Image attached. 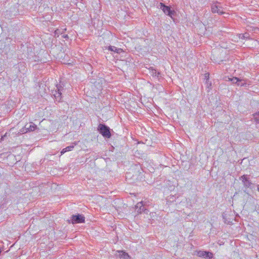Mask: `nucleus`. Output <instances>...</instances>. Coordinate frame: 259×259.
Returning a JSON list of instances; mask_svg holds the SVG:
<instances>
[{"label":"nucleus","instance_id":"obj_8","mask_svg":"<svg viewBox=\"0 0 259 259\" xmlns=\"http://www.w3.org/2000/svg\"><path fill=\"white\" fill-rule=\"evenodd\" d=\"M229 79L233 83H236L238 85H240L241 87L244 86L246 84L244 79H240L238 77H234L233 78H229Z\"/></svg>","mask_w":259,"mask_h":259},{"label":"nucleus","instance_id":"obj_2","mask_svg":"<svg viewBox=\"0 0 259 259\" xmlns=\"http://www.w3.org/2000/svg\"><path fill=\"white\" fill-rule=\"evenodd\" d=\"M98 130L100 133L105 138H110L111 137V133L110 128L105 124H100L98 126Z\"/></svg>","mask_w":259,"mask_h":259},{"label":"nucleus","instance_id":"obj_18","mask_svg":"<svg viewBox=\"0 0 259 259\" xmlns=\"http://www.w3.org/2000/svg\"><path fill=\"white\" fill-rule=\"evenodd\" d=\"M7 135V133H6L4 136L0 135V141L1 140H2L4 138V137H6Z\"/></svg>","mask_w":259,"mask_h":259},{"label":"nucleus","instance_id":"obj_7","mask_svg":"<svg viewBox=\"0 0 259 259\" xmlns=\"http://www.w3.org/2000/svg\"><path fill=\"white\" fill-rule=\"evenodd\" d=\"M84 219L83 215L77 214L72 216L71 221L72 224L81 223L84 222Z\"/></svg>","mask_w":259,"mask_h":259},{"label":"nucleus","instance_id":"obj_15","mask_svg":"<svg viewBox=\"0 0 259 259\" xmlns=\"http://www.w3.org/2000/svg\"><path fill=\"white\" fill-rule=\"evenodd\" d=\"M157 71L155 70V69H151L150 70V73L151 75H152L153 76H156V74H157Z\"/></svg>","mask_w":259,"mask_h":259},{"label":"nucleus","instance_id":"obj_20","mask_svg":"<svg viewBox=\"0 0 259 259\" xmlns=\"http://www.w3.org/2000/svg\"><path fill=\"white\" fill-rule=\"evenodd\" d=\"M67 151H66L65 150V148L63 149L62 150V151H61V155H63V154H64L65 152H66Z\"/></svg>","mask_w":259,"mask_h":259},{"label":"nucleus","instance_id":"obj_16","mask_svg":"<svg viewBox=\"0 0 259 259\" xmlns=\"http://www.w3.org/2000/svg\"><path fill=\"white\" fill-rule=\"evenodd\" d=\"M109 50L113 52H116L117 50V48L114 46L109 47Z\"/></svg>","mask_w":259,"mask_h":259},{"label":"nucleus","instance_id":"obj_12","mask_svg":"<svg viewBox=\"0 0 259 259\" xmlns=\"http://www.w3.org/2000/svg\"><path fill=\"white\" fill-rule=\"evenodd\" d=\"M66 28H59L55 30V36L58 37L60 34H62L63 32L66 31Z\"/></svg>","mask_w":259,"mask_h":259},{"label":"nucleus","instance_id":"obj_22","mask_svg":"<svg viewBox=\"0 0 259 259\" xmlns=\"http://www.w3.org/2000/svg\"><path fill=\"white\" fill-rule=\"evenodd\" d=\"M63 37L64 38H68V35H67V34H64V35H63Z\"/></svg>","mask_w":259,"mask_h":259},{"label":"nucleus","instance_id":"obj_11","mask_svg":"<svg viewBox=\"0 0 259 259\" xmlns=\"http://www.w3.org/2000/svg\"><path fill=\"white\" fill-rule=\"evenodd\" d=\"M116 255L123 259H128L130 257L128 254L123 251H117Z\"/></svg>","mask_w":259,"mask_h":259},{"label":"nucleus","instance_id":"obj_21","mask_svg":"<svg viewBox=\"0 0 259 259\" xmlns=\"http://www.w3.org/2000/svg\"><path fill=\"white\" fill-rule=\"evenodd\" d=\"M240 35H241V38L247 37V34H242V35L240 34Z\"/></svg>","mask_w":259,"mask_h":259},{"label":"nucleus","instance_id":"obj_4","mask_svg":"<svg viewBox=\"0 0 259 259\" xmlns=\"http://www.w3.org/2000/svg\"><path fill=\"white\" fill-rule=\"evenodd\" d=\"M197 255L204 258L211 259L213 257V254L211 252L203 250L197 251Z\"/></svg>","mask_w":259,"mask_h":259},{"label":"nucleus","instance_id":"obj_17","mask_svg":"<svg viewBox=\"0 0 259 259\" xmlns=\"http://www.w3.org/2000/svg\"><path fill=\"white\" fill-rule=\"evenodd\" d=\"M157 78H160V77H161V74L160 72H157V74H156V76Z\"/></svg>","mask_w":259,"mask_h":259},{"label":"nucleus","instance_id":"obj_1","mask_svg":"<svg viewBox=\"0 0 259 259\" xmlns=\"http://www.w3.org/2000/svg\"><path fill=\"white\" fill-rule=\"evenodd\" d=\"M56 89L52 91V94L54 96L56 101L60 102L62 99V94L64 88L60 84H57Z\"/></svg>","mask_w":259,"mask_h":259},{"label":"nucleus","instance_id":"obj_24","mask_svg":"<svg viewBox=\"0 0 259 259\" xmlns=\"http://www.w3.org/2000/svg\"><path fill=\"white\" fill-rule=\"evenodd\" d=\"M205 75V77H206L207 74L206 73Z\"/></svg>","mask_w":259,"mask_h":259},{"label":"nucleus","instance_id":"obj_14","mask_svg":"<svg viewBox=\"0 0 259 259\" xmlns=\"http://www.w3.org/2000/svg\"><path fill=\"white\" fill-rule=\"evenodd\" d=\"M253 117L255 121L259 123V112L254 114Z\"/></svg>","mask_w":259,"mask_h":259},{"label":"nucleus","instance_id":"obj_9","mask_svg":"<svg viewBox=\"0 0 259 259\" xmlns=\"http://www.w3.org/2000/svg\"><path fill=\"white\" fill-rule=\"evenodd\" d=\"M136 211L138 213H140L142 212H144L145 213H147L148 211L146 209H145L143 207V202L141 201L138 202L135 207Z\"/></svg>","mask_w":259,"mask_h":259},{"label":"nucleus","instance_id":"obj_5","mask_svg":"<svg viewBox=\"0 0 259 259\" xmlns=\"http://www.w3.org/2000/svg\"><path fill=\"white\" fill-rule=\"evenodd\" d=\"M37 128V126L33 122H30L29 126L26 124L24 128L21 130L20 132L22 133H25L28 132L34 131Z\"/></svg>","mask_w":259,"mask_h":259},{"label":"nucleus","instance_id":"obj_3","mask_svg":"<svg viewBox=\"0 0 259 259\" xmlns=\"http://www.w3.org/2000/svg\"><path fill=\"white\" fill-rule=\"evenodd\" d=\"M157 7L162 10V11L166 15L172 17V16L174 15L175 12L171 11L169 7L166 6L164 5L163 3H160L157 6Z\"/></svg>","mask_w":259,"mask_h":259},{"label":"nucleus","instance_id":"obj_13","mask_svg":"<svg viewBox=\"0 0 259 259\" xmlns=\"http://www.w3.org/2000/svg\"><path fill=\"white\" fill-rule=\"evenodd\" d=\"M77 144L76 143H73V145H70L69 146H68L67 147L65 148V150L67 152V151H71L74 147V145H76Z\"/></svg>","mask_w":259,"mask_h":259},{"label":"nucleus","instance_id":"obj_23","mask_svg":"<svg viewBox=\"0 0 259 259\" xmlns=\"http://www.w3.org/2000/svg\"><path fill=\"white\" fill-rule=\"evenodd\" d=\"M257 191H259V185L257 186Z\"/></svg>","mask_w":259,"mask_h":259},{"label":"nucleus","instance_id":"obj_10","mask_svg":"<svg viewBox=\"0 0 259 259\" xmlns=\"http://www.w3.org/2000/svg\"><path fill=\"white\" fill-rule=\"evenodd\" d=\"M211 11L212 13H217L219 14H223L222 8L217 4H213L212 5Z\"/></svg>","mask_w":259,"mask_h":259},{"label":"nucleus","instance_id":"obj_6","mask_svg":"<svg viewBox=\"0 0 259 259\" xmlns=\"http://www.w3.org/2000/svg\"><path fill=\"white\" fill-rule=\"evenodd\" d=\"M240 180L242 181L244 187L251 189L252 183L249 180L247 175H243L240 178Z\"/></svg>","mask_w":259,"mask_h":259},{"label":"nucleus","instance_id":"obj_19","mask_svg":"<svg viewBox=\"0 0 259 259\" xmlns=\"http://www.w3.org/2000/svg\"><path fill=\"white\" fill-rule=\"evenodd\" d=\"M67 151H66L65 150V148L63 149L62 150V151H61V155H63V154H64L65 152H66Z\"/></svg>","mask_w":259,"mask_h":259}]
</instances>
